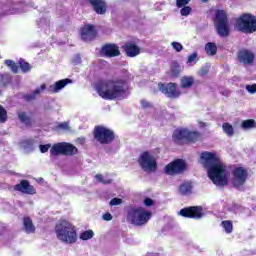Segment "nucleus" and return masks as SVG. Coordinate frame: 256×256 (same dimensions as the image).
I'll return each mask as SVG.
<instances>
[{
	"mask_svg": "<svg viewBox=\"0 0 256 256\" xmlns=\"http://www.w3.org/2000/svg\"><path fill=\"white\" fill-rule=\"evenodd\" d=\"M191 3V0H176V6L178 9H181V7H185V5H189Z\"/></svg>",
	"mask_w": 256,
	"mask_h": 256,
	"instance_id": "41",
	"label": "nucleus"
},
{
	"mask_svg": "<svg viewBox=\"0 0 256 256\" xmlns=\"http://www.w3.org/2000/svg\"><path fill=\"white\" fill-rule=\"evenodd\" d=\"M4 63L7 67L11 69L12 73H15V74L19 73V66L17 65V63H15V61L5 60Z\"/></svg>",
	"mask_w": 256,
	"mask_h": 256,
	"instance_id": "32",
	"label": "nucleus"
},
{
	"mask_svg": "<svg viewBox=\"0 0 256 256\" xmlns=\"http://www.w3.org/2000/svg\"><path fill=\"white\" fill-rule=\"evenodd\" d=\"M197 57H198L197 52H194V53L190 54L188 56L187 63H193V61H195V59H197Z\"/></svg>",
	"mask_w": 256,
	"mask_h": 256,
	"instance_id": "45",
	"label": "nucleus"
},
{
	"mask_svg": "<svg viewBox=\"0 0 256 256\" xmlns=\"http://www.w3.org/2000/svg\"><path fill=\"white\" fill-rule=\"evenodd\" d=\"M39 149H40L41 153H47V151H49V149H51V144H46V145L41 144L39 146Z\"/></svg>",
	"mask_w": 256,
	"mask_h": 256,
	"instance_id": "44",
	"label": "nucleus"
},
{
	"mask_svg": "<svg viewBox=\"0 0 256 256\" xmlns=\"http://www.w3.org/2000/svg\"><path fill=\"white\" fill-rule=\"evenodd\" d=\"M103 219L104 221H111V219H113V215H111V213H105L103 215Z\"/></svg>",
	"mask_w": 256,
	"mask_h": 256,
	"instance_id": "47",
	"label": "nucleus"
},
{
	"mask_svg": "<svg viewBox=\"0 0 256 256\" xmlns=\"http://www.w3.org/2000/svg\"><path fill=\"white\" fill-rule=\"evenodd\" d=\"M0 95H1V90H0Z\"/></svg>",
	"mask_w": 256,
	"mask_h": 256,
	"instance_id": "54",
	"label": "nucleus"
},
{
	"mask_svg": "<svg viewBox=\"0 0 256 256\" xmlns=\"http://www.w3.org/2000/svg\"><path fill=\"white\" fill-rule=\"evenodd\" d=\"M13 189L24 195H35L37 193L35 186L31 185V182L26 179H23L20 183L14 185Z\"/></svg>",
	"mask_w": 256,
	"mask_h": 256,
	"instance_id": "18",
	"label": "nucleus"
},
{
	"mask_svg": "<svg viewBox=\"0 0 256 256\" xmlns=\"http://www.w3.org/2000/svg\"><path fill=\"white\" fill-rule=\"evenodd\" d=\"M179 215L185 219H201L205 213L203 206H188L179 211Z\"/></svg>",
	"mask_w": 256,
	"mask_h": 256,
	"instance_id": "14",
	"label": "nucleus"
},
{
	"mask_svg": "<svg viewBox=\"0 0 256 256\" xmlns=\"http://www.w3.org/2000/svg\"><path fill=\"white\" fill-rule=\"evenodd\" d=\"M158 89L169 99H177L181 97V91L177 89V83L175 82H170L167 85H165L163 82H160L158 84Z\"/></svg>",
	"mask_w": 256,
	"mask_h": 256,
	"instance_id": "13",
	"label": "nucleus"
},
{
	"mask_svg": "<svg viewBox=\"0 0 256 256\" xmlns=\"http://www.w3.org/2000/svg\"><path fill=\"white\" fill-rule=\"evenodd\" d=\"M195 84V78L191 76H183L180 80V86L182 89H189V87H193Z\"/></svg>",
	"mask_w": 256,
	"mask_h": 256,
	"instance_id": "25",
	"label": "nucleus"
},
{
	"mask_svg": "<svg viewBox=\"0 0 256 256\" xmlns=\"http://www.w3.org/2000/svg\"><path fill=\"white\" fill-rule=\"evenodd\" d=\"M172 77H179L181 75V65L177 61H173L170 68Z\"/></svg>",
	"mask_w": 256,
	"mask_h": 256,
	"instance_id": "27",
	"label": "nucleus"
},
{
	"mask_svg": "<svg viewBox=\"0 0 256 256\" xmlns=\"http://www.w3.org/2000/svg\"><path fill=\"white\" fill-rule=\"evenodd\" d=\"M205 51L207 55L213 57L214 55H217V45L213 42H208L205 46Z\"/></svg>",
	"mask_w": 256,
	"mask_h": 256,
	"instance_id": "28",
	"label": "nucleus"
},
{
	"mask_svg": "<svg viewBox=\"0 0 256 256\" xmlns=\"http://www.w3.org/2000/svg\"><path fill=\"white\" fill-rule=\"evenodd\" d=\"M54 129L56 131H67V129H69V123L67 122H62V123H59L57 124Z\"/></svg>",
	"mask_w": 256,
	"mask_h": 256,
	"instance_id": "37",
	"label": "nucleus"
},
{
	"mask_svg": "<svg viewBox=\"0 0 256 256\" xmlns=\"http://www.w3.org/2000/svg\"><path fill=\"white\" fill-rule=\"evenodd\" d=\"M122 203H123V199H121V198H113L110 201V206L111 207H115L116 205H121Z\"/></svg>",
	"mask_w": 256,
	"mask_h": 256,
	"instance_id": "42",
	"label": "nucleus"
},
{
	"mask_svg": "<svg viewBox=\"0 0 256 256\" xmlns=\"http://www.w3.org/2000/svg\"><path fill=\"white\" fill-rule=\"evenodd\" d=\"M171 46L176 51V53H181V51H183V44L179 42H172Z\"/></svg>",
	"mask_w": 256,
	"mask_h": 256,
	"instance_id": "39",
	"label": "nucleus"
},
{
	"mask_svg": "<svg viewBox=\"0 0 256 256\" xmlns=\"http://www.w3.org/2000/svg\"><path fill=\"white\" fill-rule=\"evenodd\" d=\"M17 115L20 123H23V125H25L26 127H33V123H35V119L27 115V112L21 111V112H18Z\"/></svg>",
	"mask_w": 256,
	"mask_h": 256,
	"instance_id": "23",
	"label": "nucleus"
},
{
	"mask_svg": "<svg viewBox=\"0 0 256 256\" xmlns=\"http://www.w3.org/2000/svg\"><path fill=\"white\" fill-rule=\"evenodd\" d=\"M191 185L189 184H182L179 187V192L181 193V195H188V193H191Z\"/></svg>",
	"mask_w": 256,
	"mask_h": 256,
	"instance_id": "36",
	"label": "nucleus"
},
{
	"mask_svg": "<svg viewBox=\"0 0 256 256\" xmlns=\"http://www.w3.org/2000/svg\"><path fill=\"white\" fill-rule=\"evenodd\" d=\"M138 164L143 171H157V160L148 151L142 152L138 158Z\"/></svg>",
	"mask_w": 256,
	"mask_h": 256,
	"instance_id": "11",
	"label": "nucleus"
},
{
	"mask_svg": "<svg viewBox=\"0 0 256 256\" xmlns=\"http://www.w3.org/2000/svg\"><path fill=\"white\" fill-rule=\"evenodd\" d=\"M88 3L97 15H105L107 13V2L105 0H88Z\"/></svg>",
	"mask_w": 256,
	"mask_h": 256,
	"instance_id": "20",
	"label": "nucleus"
},
{
	"mask_svg": "<svg viewBox=\"0 0 256 256\" xmlns=\"http://www.w3.org/2000/svg\"><path fill=\"white\" fill-rule=\"evenodd\" d=\"M127 219L132 225L141 227V225H145L151 219V212L145 211L141 207H132L128 210Z\"/></svg>",
	"mask_w": 256,
	"mask_h": 256,
	"instance_id": "7",
	"label": "nucleus"
},
{
	"mask_svg": "<svg viewBox=\"0 0 256 256\" xmlns=\"http://www.w3.org/2000/svg\"><path fill=\"white\" fill-rule=\"evenodd\" d=\"M232 185L235 189H241L245 183H247V178L249 177V172L244 167H236L232 171Z\"/></svg>",
	"mask_w": 256,
	"mask_h": 256,
	"instance_id": "12",
	"label": "nucleus"
},
{
	"mask_svg": "<svg viewBox=\"0 0 256 256\" xmlns=\"http://www.w3.org/2000/svg\"><path fill=\"white\" fill-rule=\"evenodd\" d=\"M92 134L94 141L100 145H111L115 141V132L103 125H96Z\"/></svg>",
	"mask_w": 256,
	"mask_h": 256,
	"instance_id": "6",
	"label": "nucleus"
},
{
	"mask_svg": "<svg viewBox=\"0 0 256 256\" xmlns=\"http://www.w3.org/2000/svg\"><path fill=\"white\" fill-rule=\"evenodd\" d=\"M246 91H247L248 93H250L251 95H253L254 93H256V84L247 85V86H246Z\"/></svg>",
	"mask_w": 256,
	"mask_h": 256,
	"instance_id": "43",
	"label": "nucleus"
},
{
	"mask_svg": "<svg viewBox=\"0 0 256 256\" xmlns=\"http://www.w3.org/2000/svg\"><path fill=\"white\" fill-rule=\"evenodd\" d=\"M71 83H73V80H71L69 78L59 80V81L55 82L53 85H50L49 92L50 93H59L61 91V89H65V87H67V85H69Z\"/></svg>",
	"mask_w": 256,
	"mask_h": 256,
	"instance_id": "21",
	"label": "nucleus"
},
{
	"mask_svg": "<svg viewBox=\"0 0 256 256\" xmlns=\"http://www.w3.org/2000/svg\"><path fill=\"white\" fill-rule=\"evenodd\" d=\"M236 27L241 33H255L256 32V18L255 15L244 13L236 19Z\"/></svg>",
	"mask_w": 256,
	"mask_h": 256,
	"instance_id": "8",
	"label": "nucleus"
},
{
	"mask_svg": "<svg viewBox=\"0 0 256 256\" xmlns=\"http://www.w3.org/2000/svg\"><path fill=\"white\" fill-rule=\"evenodd\" d=\"M199 127L205 128V127H207V123H205L203 121H200L199 122Z\"/></svg>",
	"mask_w": 256,
	"mask_h": 256,
	"instance_id": "51",
	"label": "nucleus"
},
{
	"mask_svg": "<svg viewBox=\"0 0 256 256\" xmlns=\"http://www.w3.org/2000/svg\"><path fill=\"white\" fill-rule=\"evenodd\" d=\"M187 169V162L184 159L177 158L165 166L164 173L170 177H175V175H183Z\"/></svg>",
	"mask_w": 256,
	"mask_h": 256,
	"instance_id": "10",
	"label": "nucleus"
},
{
	"mask_svg": "<svg viewBox=\"0 0 256 256\" xmlns=\"http://www.w3.org/2000/svg\"><path fill=\"white\" fill-rule=\"evenodd\" d=\"M122 49L126 57H137L141 53V48L135 42H126Z\"/></svg>",
	"mask_w": 256,
	"mask_h": 256,
	"instance_id": "19",
	"label": "nucleus"
},
{
	"mask_svg": "<svg viewBox=\"0 0 256 256\" xmlns=\"http://www.w3.org/2000/svg\"><path fill=\"white\" fill-rule=\"evenodd\" d=\"M222 129L228 137H233L235 135V130L233 129V125L228 122L222 124Z\"/></svg>",
	"mask_w": 256,
	"mask_h": 256,
	"instance_id": "29",
	"label": "nucleus"
},
{
	"mask_svg": "<svg viewBox=\"0 0 256 256\" xmlns=\"http://www.w3.org/2000/svg\"><path fill=\"white\" fill-rule=\"evenodd\" d=\"M200 160L205 169H208V177L214 183L220 187H225L228 185L229 181L225 172L227 171V166L221 162V158L215 152H202L200 155Z\"/></svg>",
	"mask_w": 256,
	"mask_h": 256,
	"instance_id": "2",
	"label": "nucleus"
},
{
	"mask_svg": "<svg viewBox=\"0 0 256 256\" xmlns=\"http://www.w3.org/2000/svg\"><path fill=\"white\" fill-rule=\"evenodd\" d=\"M237 60L241 65H253L255 53L249 49L242 48L237 52Z\"/></svg>",
	"mask_w": 256,
	"mask_h": 256,
	"instance_id": "16",
	"label": "nucleus"
},
{
	"mask_svg": "<svg viewBox=\"0 0 256 256\" xmlns=\"http://www.w3.org/2000/svg\"><path fill=\"white\" fill-rule=\"evenodd\" d=\"M19 67L22 71V73H29L31 71V64L25 60H20L19 61Z\"/></svg>",
	"mask_w": 256,
	"mask_h": 256,
	"instance_id": "33",
	"label": "nucleus"
},
{
	"mask_svg": "<svg viewBox=\"0 0 256 256\" xmlns=\"http://www.w3.org/2000/svg\"><path fill=\"white\" fill-rule=\"evenodd\" d=\"M80 37L82 41H93L97 38V29L95 25L92 24H85L80 29Z\"/></svg>",
	"mask_w": 256,
	"mask_h": 256,
	"instance_id": "17",
	"label": "nucleus"
},
{
	"mask_svg": "<svg viewBox=\"0 0 256 256\" xmlns=\"http://www.w3.org/2000/svg\"><path fill=\"white\" fill-rule=\"evenodd\" d=\"M180 14L182 17H187L188 15H191V6H183L181 7Z\"/></svg>",
	"mask_w": 256,
	"mask_h": 256,
	"instance_id": "38",
	"label": "nucleus"
},
{
	"mask_svg": "<svg viewBox=\"0 0 256 256\" xmlns=\"http://www.w3.org/2000/svg\"><path fill=\"white\" fill-rule=\"evenodd\" d=\"M46 85L42 84L40 88L34 90L32 94H25L22 96V99L26 101V103H30V101H35L37 99V95L41 94V91H44L46 89Z\"/></svg>",
	"mask_w": 256,
	"mask_h": 256,
	"instance_id": "24",
	"label": "nucleus"
},
{
	"mask_svg": "<svg viewBox=\"0 0 256 256\" xmlns=\"http://www.w3.org/2000/svg\"><path fill=\"white\" fill-rule=\"evenodd\" d=\"M56 237L62 243L73 245L77 243V228L66 219H60L55 225Z\"/></svg>",
	"mask_w": 256,
	"mask_h": 256,
	"instance_id": "3",
	"label": "nucleus"
},
{
	"mask_svg": "<svg viewBox=\"0 0 256 256\" xmlns=\"http://www.w3.org/2000/svg\"><path fill=\"white\" fill-rule=\"evenodd\" d=\"M222 95H225L227 97V94H225V93H222Z\"/></svg>",
	"mask_w": 256,
	"mask_h": 256,
	"instance_id": "53",
	"label": "nucleus"
},
{
	"mask_svg": "<svg viewBox=\"0 0 256 256\" xmlns=\"http://www.w3.org/2000/svg\"><path fill=\"white\" fill-rule=\"evenodd\" d=\"M154 204H155V202L153 201V199H151V198L144 199L145 207H152V205H154Z\"/></svg>",
	"mask_w": 256,
	"mask_h": 256,
	"instance_id": "46",
	"label": "nucleus"
},
{
	"mask_svg": "<svg viewBox=\"0 0 256 256\" xmlns=\"http://www.w3.org/2000/svg\"><path fill=\"white\" fill-rule=\"evenodd\" d=\"M93 230H86L80 234V239L82 241H88V239H93Z\"/></svg>",
	"mask_w": 256,
	"mask_h": 256,
	"instance_id": "35",
	"label": "nucleus"
},
{
	"mask_svg": "<svg viewBox=\"0 0 256 256\" xmlns=\"http://www.w3.org/2000/svg\"><path fill=\"white\" fill-rule=\"evenodd\" d=\"M140 105H141L142 109H151V107H153V104H151V102H149L145 99H142L140 101Z\"/></svg>",
	"mask_w": 256,
	"mask_h": 256,
	"instance_id": "40",
	"label": "nucleus"
},
{
	"mask_svg": "<svg viewBox=\"0 0 256 256\" xmlns=\"http://www.w3.org/2000/svg\"><path fill=\"white\" fill-rule=\"evenodd\" d=\"M207 73H209V70L206 68H202L199 72L200 77H205V75H207Z\"/></svg>",
	"mask_w": 256,
	"mask_h": 256,
	"instance_id": "48",
	"label": "nucleus"
},
{
	"mask_svg": "<svg viewBox=\"0 0 256 256\" xmlns=\"http://www.w3.org/2000/svg\"><path fill=\"white\" fill-rule=\"evenodd\" d=\"M100 55L112 59L113 57H119L121 50H119V45L115 43H106L101 47Z\"/></svg>",
	"mask_w": 256,
	"mask_h": 256,
	"instance_id": "15",
	"label": "nucleus"
},
{
	"mask_svg": "<svg viewBox=\"0 0 256 256\" xmlns=\"http://www.w3.org/2000/svg\"><path fill=\"white\" fill-rule=\"evenodd\" d=\"M129 89V73H124L108 80H99L95 84V90L99 97L105 101H115L123 99Z\"/></svg>",
	"mask_w": 256,
	"mask_h": 256,
	"instance_id": "1",
	"label": "nucleus"
},
{
	"mask_svg": "<svg viewBox=\"0 0 256 256\" xmlns=\"http://www.w3.org/2000/svg\"><path fill=\"white\" fill-rule=\"evenodd\" d=\"M95 178L97 179V181H98L99 183H104L103 175H101V174H96Z\"/></svg>",
	"mask_w": 256,
	"mask_h": 256,
	"instance_id": "49",
	"label": "nucleus"
},
{
	"mask_svg": "<svg viewBox=\"0 0 256 256\" xmlns=\"http://www.w3.org/2000/svg\"><path fill=\"white\" fill-rule=\"evenodd\" d=\"M7 119H9L7 109L3 105H0V123H7Z\"/></svg>",
	"mask_w": 256,
	"mask_h": 256,
	"instance_id": "34",
	"label": "nucleus"
},
{
	"mask_svg": "<svg viewBox=\"0 0 256 256\" xmlns=\"http://www.w3.org/2000/svg\"><path fill=\"white\" fill-rule=\"evenodd\" d=\"M241 128L242 129H255L256 128V121L254 119L244 120L241 123Z\"/></svg>",
	"mask_w": 256,
	"mask_h": 256,
	"instance_id": "31",
	"label": "nucleus"
},
{
	"mask_svg": "<svg viewBox=\"0 0 256 256\" xmlns=\"http://www.w3.org/2000/svg\"><path fill=\"white\" fill-rule=\"evenodd\" d=\"M23 229L27 235H31L32 233H35L37 231V228L35 227V224H33V220L29 216H25L23 218Z\"/></svg>",
	"mask_w": 256,
	"mask_h": 256,
	"instance_id": "22",
	"label": "nucleus"
},
{
	"mask_svg": "<svg viewBox=\"0 0 256 256\" xmlns=\"http://www.w3.org/2000/svg\"><path fill=\"white\" fill-rule=\"evenodd\" d=\"M202 3H207L209 0H201Z\"/></svg>",
	"mask_w": 256,
	"mask_h": 256,
	"instance_id": "52",
	"label": "nucleus"
},
{
	"mask_svg": "<svg viewBox=\"0 0 256 256\" xmlns=\"http://www.w3.org/2000/svg\"><path fill=\"white\" fill-rule=\"evenodd\" d=\"M221 225L227 234L233 233V221L231 220H224L221 222Z\"/></svg>",
	"mask_w": 256,
	"mask_h": 256,
	"instance_id": "30",
	"label": "nucleus"
},
{
	"mask_svg": "<svg viewBox=\"0 0 256 256\" xmlns=\"http://www.w3.org/2000/svg\"><path fill=\"white\" fill-rule=\"evenodd\" d=\"M51 155L57 157L59 155H65L66 157H73L79 153V149L75 145L68 142H58L54 144L50 149Z\"/></svg>",
	"mask_w": 256,
	"mask_h": 256,
	"instance_id": "9",
	"label": "nucleus"
},
{
	"mask_svg": "<svg viewBox=\"0 0 256 256\" xmlns=\"http://www.w3.org/2000/svg\"><path fill=\"white\" fill-rule=\"evenodd\" d=\"M78 143H80V145H85V138L81 137L77 139Z\"/></svg>",
	"mask_w": 256,
	"mask_h": 256,
	"instance_id": "50",
	"label": "nucleus"
},
{
	"mask_svg": "<svg viewBox=\"0 0 256 256\" xmlns=\"http://www.w3.org/2000/svg\"><path fill=\"white\" fill-rule=\"evenodd\" d=\"M214 25L219 37H229L231 35V26L225 10H216Z\"/></svg>",
	"mask_w": 256,
	"mask_h": 256,
	"instance_id": "5",
	"label": "nucleus"
},
{
	"mask_svg": "<svg viewBox=\"0 0 256 256\" xmlns=\"http://www.w3.org/2000/svg\"><path fill=\"white\" fill-rule=\"evenodd\" d=\"M201 139V133L190 131L187 128H178L172 134V140L176 145H189V143H197Z\"/></svg>",
	"mask_w": 256,
	"mask_h": 256,
	"instance_id": "4",
	"label": "nucleus"
},
{
	"mask_svg": "<svg viewBox=\"0 0 256 256\" xmlns=\"http://www.w3.org/2000/svg\"><path fill=\"white\" fill-rule=\"evenodd\" d=\"M13 82V77L9 73L0 74V87H8Z\"/></svg>",
	"mask_w": 256,
	"mask_h": 256,
	"instance_id": "26",
	"label": "nucleus"
}]
</instances>
